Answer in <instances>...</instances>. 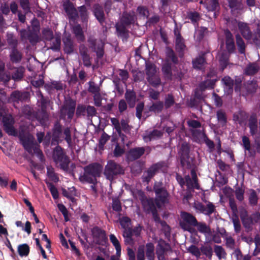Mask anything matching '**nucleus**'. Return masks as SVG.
Instances as JSON below:
<instances>
[{
	"label": "nucleus",
	"mask_w": 260,
	"mask_h": 260,
	"mask_svg": "<svg viewBox=\"0 0 260 260\" xmlns=\"http://www.w3.org/2000/svg\"><path fill=\"white\" fill-rule=\"evenodd\" d=\"M146 256L148 260L154 259V245L151 242L147 243L145 246Z\"/></svg>",
	"instance_id": "obj_34"
},
{
	"label": "nucleus",
	"mask_w": 260,
	"mask_h": 260,
	"mask_svg": "<svg viewBox=\"0 0 260 260\" xmlns=\"http://www.w3.org/2000/svg\"><path fill=\"white\" fill-rule=\"evenodd\" d=\"M22 55L18 50H12L10 54V59L13 63H17L21 61Z\"/></svg>",
	"instance_id": "obj_48"
},
{
	"label": "nucleus",
	"mask_w": 260,
	"mask_h": 260,
	"mask_svg": "<svg viewBox=\"0 0 260 260\" xmlns=\"http://www.w3.org/2000/svg\"><path fill=\"white\" fill-rule=\"evenodd\" d=\"M260 68L255 62L249 63L244 69V74L248 76L255 75L259 70Z\"/></svg>",
	"instance_id": "obj_25"
},
{
	"label": "nucleus",
	"mask_w": 260,
	"mask_h": 260,
	"mask_svg": "<svg viewBox=\"0 0 260 260\" xmlns=\"http://www.w3.org/2000/svg\"><path fill=\"white\" fill-rule=\"evenodd\" d=\"M62 133V125L58 120L56 121L52 128L53 137L55 139L59 138Z\"/></svg>",
	"instance_id": "obj_42"
},
{
	"label": "nucleus",
	"mask_w": 260,
	"mask_h": 260,
	"mask_svg": "<svg viewBox=\"0 0 260 260\" xmlns=\"http://www.w3.org/2000/svg\"><path fill=\"white\" fill-rule=\"evenodd\" d=\"M30 98V93L28 91L15 90L10 95V99L14 103H18L19 102L27 101Z\"/></svg>",
	"instance_id": "obj_14"
},
{
	"label": "nucleus",
	"mask_w": 260,
	"mask_h": 260,
	"mask_svg": "<svg viewBox=\"0 0 260 260\" xmlns=\"http://www.w3.org/2000/svg\"><path fill=\"white\" fill-rule=\"evenodd\" d=\"M257 88V82L255 80L248 81L247 83L246 89L248 93H254Z\"/></svg>",
	"instance_id": "obj_51"
},
{
	"label": "nucleus",
	"mask_w": 260,
	"mask_h": 260,
	"mask_svg": "<svg viewBox=\"0 0 260 260\" xmlns=\"http://www.w3.org/2000/svg\"><path fill=\"white\" fill-rule=\"evenodd\" d=\"M218 7V0H208L206 2V9L209 11L215 10Z\"/></svg>",
	"instance_id": "obj_55"
},
{
	"label": "nucleus",
	"mask_w": 260,
	"mask_h": 260,
	"mask_svg": "<svg viewBox=\"0 0 260 260\" xmlns=\"http://www.w3.org/2000/svg\"><path fill=\"white\" fill-rule=\"evenodd\" d=\"M47 175L48 178L55 183L58 182L59 177L55 173L54 168L52 167H48L47 168Z\"/></svg>",
	"instance_id": "obj_49"
},
{
	"label": "nucleus",
	"mask_w": 260,
	"mask_h": 260,
	"mask_svg": "<svg viewBox=\"0 0 260 260\" xmlns=\"http://www.w3.org/2000/svg\"><path fill=\"white\" fill-rule=\"evenodd\" d=\"M248 126L250 133L252 136L255 135L257 132V118L256 114H252L249 119Z\"/></svg>",
	"instance_id": "obj_24"
},
{
	"label": "nucleus",
	"mask_w": 260,
	"mask_h": 260,
	"mask_svg": "<svg viewBox=\"0 0 260 260\" xmlns=\"http://www.w3.org/2000/svg\"><path fill=\"white\" fill-rule=\"evenodd\" d=\"M232 220L233 223L235 232L236 234H239L241 231V225L238 215H234Z\"/></svg>",
	"instance_id": "obj_52"
},
{
	"label": "nucleus",
	"mask_w": 260,
	"mask_h": 260,
	"mask_svg": "<svg viewBox=\"0 0 260 260\" xmlns=\"http://www.w3.org/2000/svg\"><path fill=\"white\" fill-rule=\"evenodd\" d=\"M161 70L166 79L170 80L172 79L173 74L172 72V65L171 63L168 62L164 63L162 64Z\"/></svg>",
	"instance_id": "obj_27"
},
{
	"label": "nucleus",
	"mask_w": 260,
	"mask_h": 260,
	"mask_svg": "<svg viewBox=\"0 0 260 260\" xmlns=\"http://www.w3.org/2000/svg\"><path fill=\"white\" fill-rule=\"evenodd\" d=\"M146 78L149 84L153 87L156 88L161 84V79L157 75L147 77Z\"/></svg>",
	"instance_id": "obj_46"
},
{
	"label": "nucleus",
	"mask_w": 260,
	"mask_h": 260,
	"mask_svg": "<svg viewBox=\"0 0 260 260\" xmlns=\"http://www.w3.org/2000/svg\"><path fill=\"white\" fill-rule=\"evenodd\" d=\"M145 72L147 77L153 76L157 75V68L156 66L153 63L150 61L145 62Z\"/></svg>",
	"instance_id": "obj_28"
},
{
	"label": "nucleus",
	"mask_w": 260,
	"mask_h": 260,
	"mask_svg": "<svg viewBox=\"0 0 260 260\" xmlns=\"http://www.w3.org/2000/svg\"><path fill=\"white\" fill-rule=\"evenodd\" d=\"M165 165V163L163 161H159L152 165L143 174L142 177V181L148 184L155 175L162 170Z\"/></svg>",
	"instance_id": "obj_9"
},
{
	"label": "nucleus",
	"mask_w": 260,
	"mask_h": 260,
	"mask_svg": "<svg viewBox=\"0 0 260 260\" xmlns=\"http://www.w3.org/2000/svg\"><path fill=\"white\" fill-rule=\"evenodd\" d=\"M229 6L232 11L242 9L241 0H231L229 1Z\"/></svg>",
	"instance_id": "obj_60"
},
{
	"label": "nucleus",
	"mask_w": 260,
	"mask_h": 260,
	"mask_svg": "<svg viewBox=\"0 0 260 260\" xmlns=\"http://www.w3.org/2000/svg\"><path fill=\"white\" fill-rule=\"evenodd\" d=\"M235 50H219L217 55L220 64L225 68L229 61V55L231 53H233Z\"/></svg>",
	"instance_id": "obj_20"
},
{
	"label": "nucleus",
	"mask_w": 260,
	"mask_h": 260,
	"mask_svg": "<svg viewBox=\"0 0 260 260\" xmlns=\"http://www.w3.org/2000/svg\"><path fill=\"white\" fill-rule=\"evenodd\" d=\"M137 194L142 204L143 210L146 213L149 214L156 209L153 198L148 199L145 192L142 190H138Z\"/></svg>",
	"instance_id": "obj_10"
},
{
	"label": "nucleus",
	"mask_w": 260,
	"mask_h": 260,
	"mask_svg": "<svg viewBox=\"0 0 260 260\" xmlns=\"http://www.w3.org/2000/svg\"><path fill=\"white\" fill-rule=\"evenodd\" d=\"M249 191V204L251 206H255L257 205L258 200L257 193H256V191L253 189H250Z\"/></svg>",
	"instance_id": "obj_40"
},
{
	"label": "nucleus",
	"mask_w": 260,
	"mask_h": 260,
	"mask_svg": "<svg viewBox=\"0 0 260 260\" xmlns=\"http://www.w3.org/2000/svg\"><path fill=\"white\" fill-rule=\"evenodd\" d=\"M103 166L98 162L91 163L83 168L84 172L79 177L83 183L97 184L98 178L101 176Z\"/></svg>",
	"instance_id": "obj_1"
},
{
	"label": "nucleus",
	"mask_w": 260,
	"mask_h": 260,
	"mask_svg": "<svg viewBox=\"0 0 260 260\" xmlns=\"http://www.w3.org/2000/svg\"><path fill=\"white\" fill-rule=\"evenodd\" d=\"M124 98L130 108H132L135 106L137 96L136 92L133 90L127 89Z\"/></svg>",
	"instance_id": "obj_22"
},
{
	"label": "nucleus",
	"mask_w": 260,
	"mask_h": 260,
	"mask_svg": "<svg viewBox=\"0 0 260 260\" xmlns=\"http://www.w3.org/2000/svg\"><path fill=\"white\" fill-rule=\"evenodd\" d=\"M207 53V52L202 53L201 55L192 59V64L193 69L198 70H201L204 69V66L207 63L204 56Z\"/></svg>",
	"instance_id": "obj_19"
},
{
	"label": "nucleus",
	"mask_w": 260,
	"mask_h": 260,
	"mask_svg": "<svg viewBox=\"0 0 260 260\" xmlns=\"http://www.w3.org/2000/svg\"><path fill=\"white\" fill-rule=\"evenodd\" d=\"M32 24L34 25V34L32 35L29 36L28 39L31 43H35L37 42L39 39L38 36V32L39 31V25L38 22L35 19L32 20Z\"/></svg>",
	"instance_id": "obj_26"
},
{
	"label": "nucleus",
	"mask_w": 260,
	"mask_h": 260,
	"mask_svg": "<svg viewBox=\"0 0 260 260\" xmlns=\"http://www.w3.org/2000/svg\"><path fill=\"white\" fill-rule=\"evenodd\" d=\"M164 107V102L159 101L153 103L152 105L149 107V111L155 113H159L162 111Z\"/></svg>",
	"instance_id": "obj_37"
},
{
	"label": "nucleus",
	"mask_w": 260,
	"mask_h": 260,
	"mask_svg": "<svg viewBox=\"0 0 260 260\" xmlns=\"http://www.w3.org/2000/svg\"><path fill=\"white\" fill-rule=\"evenodd\" d=\"M122 236L125 245H133L134 244L135 241L133 238V234L129 230H127L126 232H123Z\"/></svg>",
	"instance_id": "obj_44"
},
{
	"label": "nucleus",
	"mask_w": 260,
	"mask_h": 260,
	"mask_svg": "<svg viewBox=\"0 0 260 260\" xmlns=\"http://www.w3.org/2000/svg\"><path fill=\"white\" fill-rule=\"evenodd\" d=\"M124 147L120 146L119 143H116L113 152V156L115 157H119L124 154Z\"/></svg>",
	"instance_id": "obj_54"
},
{
	"label": "nucleus",
	"mask_w": 260,
	"mask_h": 260,
	"mask_svg": "<svg viewBox=\"0 0 260 260\" xmlns=\"http://www.w3.org/2000/svg\"><path fill=\"white\" fill-rule=\"evenodd\" d=\"M76 103L75 101L70 99L61 107L59 112V118L60 119L66 120L73 119L76 109Z\"/></svg>",
	"instance_id": "obj_7"
},
{
	"label": "nucleus",
	"mask_w": 260,
	"mask_h": 260,
	"mask_svg": "<svg viewBox=\"0 0 260 260\" xmlns=\"http://www.w3.org/2000/svg\"><path fill=\"white\" fill-rule=\"evenodd\" d=\"M93 12L94 16L98 21L103 24L104 21V13L102 8L99 5H95L94 7Z\"/></svg>",
	"instance_id": "obj_36"
},
{
	"label": "nucleus",
	"mask_w": 260,
	"mask_h": 260,
	"mask_svg": "<svg viewBox=\"0 0 260 260\" xmlns=\"http://www.w3.org/2000/svg\"><path fill=\"white\" fill-rule=\"evenodd\" d=\"M124 173V168L113 160L108 161L104 170L105 178L111 182L117 178L118 176L123 175Z\"/></svg>",
	"instance_id": "obj_3"
},
{
	"label": "nucleus",
	"mask_w": 260,
	"mask_h": 260,
	"mask_svg": "<svg viewBox=\"0 0 260 260\" xmlns=\"http://www.w3.org/2000/svg\"><path fill=\"white\" fill-rule=\"evenodd\" d=\"M193 207L200 213L208 216L211 215L216 210L215 205L210 202H208L206 206L201 202L195 203Z\"/></svg>",
	"instance_id": "obj_13"
},
{
	"label": "nucleus",
	"mask_w": 260,
	"mask_h": 260,
	"mask_svg": "<svg viewBox=\"0 0 260 260\" xmlns=\"http://www.w3.org/2000/svg\"><path fill=\"white\" fill-rule=\"evenodd\" d=\"M119 223L121 228L123 229V232H126L127 230L131 231L132 220L128 216H122L119 218Z\"/></svg>",
	"instance_id": "obj_31"
},
{
	"label": "nucleus",
	"mask_w": 260,
	"mask_h": 260,
	"mask_svg": "<svg viewBox=\"0 0 260 260\" xmlns=\"http://www.w3.org/2000/svg\"><path fill=\"white\" fill-rule=\"evenodd\" d=\"M136 19V17L134 12L124 13L121 19L122 24H117L116 26L118 35L123 39H126L128 36L127 31L123 25H127L133 24L135 22Z\"/></svg>",
	"instance_id": "obj_4"
},
{
	"label": "nucleus",
	"mask_w": 260,
	"mask_h": 260,
	"mask_svg": "<svg viewBox=\"0 0 260 260\" xmlns=\"http://www.w3.org/2000/svg\"><path fill=\"white\" fill-rule=\"evenodd\" d=\"M19 139L24 149L29 153H32V148L36 145L34 137L30 136L20 135Z\"/></svg>",
	"instance_id": "obj_16"
},
{
	"label": "nucleus",
	"mask_w": 260,
	"mask_h": 260,
	"mask_svg": "<svg viewBox=\"0 0 260 260\" xmlns=\"http://www.w3.org/2000/svg\"><path fill=\"white\" fill-rule=\"evenodd\" d=\"M190 149L189 144L186 142H184L181 144L178 151L182 167L188 169L191 168L193 161V159L189 155Z\"/></svg>",
	"instance_id": "obj_6"
},
{
	"label": "nucleus",
	"mask_w": 260,
	"mask_h": 260,
	"mask_svg": "<svg viewBox=\"0 0 260 260\" xmlns=\"http://www.w3.org/2000/svg\"><path fill=\"white\" fill-rule=\"evenodd\" d=\"M216 81V79H207L201 82L197 87L203 91L207 89H213Z\"/></svg>",
	"instance_id": "obj_23"
},
{
	"label": "nucleus",
	"mask_w": 260,
	"mask_h": 260,
	"mask_svg": "<svg viewBox=\"0 0 260 260\" xmlns=\"http://www.w3.org/2000/svg\"><path fill=\"white\" fill-rule=\"evenodd\" d=\"M195 227H197L198 231L202 234H208L210 235L211 234V230L210 226H208L206 223L203 222H199Z\"/></svg>",
	"instance_id": "obj_39"
},
{
	"label": "nucleus",
	"mask_w": 260,
	"mask_h": 260,
	"mask_svg": "<svg viewBox=\"0 0 260 260\" xmlns=\"http://www.w3.org/2000/svg\"><path fill=\"white\" fill-rule=\"evenodd\" d=\"M163 136V132L156 129L149 132L147 135L144 136L145 140L151 141L153 140H156L160 138Z\"/></svg>",
	"instance_id": "obj_29"
},
{
	"label": "nucleus",
	"mask_w": 260,
	"mask_h": 260,
	"mask_svg": "<svg viewBox=\"0 0 260 260\" xmlns=\"http://www.w3.org/2000/svg\"><path fill=\"white\" fill-rule=\"evenodd\" d=\"M63 8L70 19L73 20L76 19L77 16V12L72 3L69 1L64 2L63 4Z\"/></svg>",
	"instance_id": "obj_21"
},
{
	"label": "nucleus",
	"mask_w": 260,
	"mask_h": 260,
	"mask_svg": "<svg viewBox=\"0 0 260 260\" xmlns=\"http://www.w3.org/2000/svg\"><path fill=\"white\" fill-rule=\"evenodd\" d=\"M174 32H175V35L176 37V46H177L176 49H183L185 47L183 40L181 38L179 32H178L176 30H174Z\"/></svg>",
	"instance_id": "obj_62"
},
{
	"label": "nucleus",
	"mask_w": 260,
	"mask_h": 260,
	"mask_svg": "<svg viewBox=\"0 0 260 260\" xmlns=\"http://www.w3.org/2000/svg\"><path fill=\"white\" fill-rule=\"evenodd\" d=\"M144 108V103L143 102L139 103L136 108V116L139 119H141L142 116V112Z\"/></svg>",
	"instance_id": "obj_63"
},
{
	"label": "nucleus",
	"mask_w": 260,
	"mask_h": 260,
	"mask_svg": "<svg viewBox=\"0 0 260 260\" xmlns=\"http://www.w3.org/2000/svg\"><path fill=\"white\" fill-rule=\"evenodd\" d=\"M153 189L155 193L157 201L162 204H165L168 201L169 194L161 181L155 182Z\"/></svg>",
	"instance_id": "obj_8"
},
{
	"label": "nucleus",
	"mask_w": 260,
	"mask_h": 260,
	"mask_svg": "<svg viewBox=\"0 0 260 260\" xmlns=\"http://www.w3.org/2000/svg\"><path fill=\"white\" fill-rule=\"evenodd\" d=\"M87 50H80V54L84 66L89 68L91 66V57L87 53Z\"/></svg>",
	"instance_id": "obj_30"
},
{
	"label": "nucleus",
	"mask_w": 260,
	"mask_h": 260,
	"mask_svg": "<svg viewBox=\"0 0 260 260\" xmlns=\"http://www.w3.org/2000/svg\"><path fill=\"white\" fill-rule=\"evenodd\" d=\"M110 136H109L107 134L104 132L99 139V148H103L104 147L105 145L106 144V143L110 139Z\"/></svg>",
	"instance_id": "obj_58"
},
{
	"label": "nucleus",
	"mask_w": 260,
	"mask_h": 260,
	"mask_svg": "<svg viewBox=\"0 0 260 260\" xmlns=\"http://www.w3.org/2000/svg\"><path fill=\"white\" fill-rule=\"evenodd\" d=\"M181 220L179 221V226L184 231L191 232L192 227H195L198 223L196 217L191 213L182 211L180 213Z\"/></svg>",
	"instance_id": "obj_5"
},
{
	"label": "nucleus",
	"mask_w": 260,
	"mask_h": 260,
	"mask_svg": "<svg viewBox=\"0 0 260 260\" xmlns=\"http://www.w3.org/2000/svg\"><path fill=\"white\" fill-rule=\"evenodd\" d=\"M2 122L4 131L9 136H16L17 131L14 125L15 120L12 115H5L2 117Z\"/></svg>",
	"instance_id": "obj_11"
},
{
	"label": "nucleus",
	"mask_w": 260,
	"mask_h": 260,
	"mask_svg": "<svg viewBox=\"0 0 260 260\" xmlns=\"http://www.w3.org/2000/svg\"><path fill=\"white\" fill-rule=\"evenodd\" d=\"M74 33L77 39L79 41H83L84 39L82 29L79 25H75L73 27Z\"/></svg>",
	"instance_id": "obj_53"
},
{
	"label": "nucleus",
	"mask_w": 260,
	"mask_h": 260,
	"mask_svg": "<svg viewBox=\"0 0 260 260\" xmlns=\"http://www.w3.org/2000/svg\"><path fill=\"white\" fill-rule=\"evenodd\" d=\"M92 236L97 245L105 246L108 240L105 230L98 226H94L91 229Z\"/></svg>",
	"instance_id": "obj_12"
},
{
	"label": "nucleus",
	"mask_w": 260,
	"mask_h": 260,
	"mask_svg": "<svg viewBox=\"0 0 260 260\" xmlns=\"http://www.w3.org/2000/svg\"><path fill=\"white\" fill-rule=\"evenodd\" d=\"M48 187L52 198L54 199H57L59 197L58 191L55 185L51 182H46Z\"/></svg>",
	"instance_id": "obj_56"
},
{
	"label": "nucleus",
	"mask_w": 260,
	"mask_h": 260,
	"mask_svg": "<svg viewBox=\"0 0 260 260\" xmlns=\"http://www.w3.org/2000/svg\"><path fill=\"white\" fill-rule=\"evenodd\" d=\"M35 117L42 126L45 127L48 126L49 117L47 110H39L36 112Z\"/></svg>",
	"instance_id": "obj_18"
},
{
	"label": "nucleus",
	"mask_w": 260,
	"mask_h": 260,
	"mask_svg": "<svg viewBox=\"0 0 260 260\" xmlns=\"http://www.w3.org/2000/svg\"><path fill=\"white\" fill-rule=\"evenodd\" d=\"M145 152L144 147H135L130 149L127 153V158L129 161H133L140 158Z\"/></svg>",
	"instance_id": "obj_15"
},
{
	"label": "nucleus",
	"mask_w": 260,
	"mask_h": 260,
	"mask_svg": "<svg viewBox=\"0 0 260 260\" xmlns=\"http://www.w3.org/2000/svg\"><path fill=\"white\" fill-rule=\"evenodd\" d=\"M110 240L113 246L115 247L116 251V255L120 256L121 253V245L120 242H119L117 237L114 234H111L109 236Z\"/></svg>",
	"instance_id": "obj_41"
},
{
	"label": "nucleus",
	"mask_w": 260,
	"mask_h": 260,
	"mask_svg": "<svg viewBox=\"0 0 260 260\" xmlns=\"http://www.w3.org/2000/svg\"><path fill=\"white\" fill-rule=\"evenodd\" d=\"M187 250L189 252L194 255L197 257L199 258L200 257L201 253L200 252V248L199 249L197 246L194 245H191L190 246Z\"/></svg>",
	"instance_id": "obj_61"
},
{
	"label": "nucleus",
	"mask_w": 260,
	"mask_h": 260,
	"mask_svg": "<svg viewBox=\"0 0 260 260\" xmlns=\"http://www.w3.org/2000/svg\"><path fill=\"white\" fill-rule=\"evenodd\" d=\"M200 252L208 258L211 259L213 255V249L211 245L207 244L202 245L200 247Z\"/></svg>",
	"instance_id": "obj_38"
},
{
	"label": "nucleus",
	"mask_w": 260,
	"mask_h": 260,
	"mask_svg": "<svg viewBox=\"0 0 260 260\" xmlns=\"http://www.w3.org/2000/svg\"><path fill=\"white\" fill-rule=\"evenodd\" d=\"M214 251L216 255L219 259L226 258V253L224 249L221 246L215 245Z\"/></svg>",
	"instance_id": "obj_43"
},
{
	"label": "nucleus",
	"mask_w": 260,
	"mask_h": 260,
	"mask_svg": "<svg viewBox=\"0 0 260 260\" xmlns=\"http://www.w3.org/2000/svg\"><path fill=\"white\" fill-rule=\"evenodd\" d=\"M225 35L226 37V49H234L235 45L232 34L229 30H226Z\"/></svg>",
	"instance_id": "obj_45"
},
{
	"label": "nucleus",
	"mask_w": 260,
	"mask_h": 260,
	"mask_svg": "<svg viewBox=\"0 0 260 260\" xmlns=\"http://www.w3.org/2000/svg\"><path fill=\"white\" fill-rule=\"evenodd\" d=\"M236 199L240 202H242L244 199V187L237 186L235 187L234 191Z\"/></svg>",
	"instance_id": "obj_47"
},
{
	"label": "nucleus",
	"mask_w": 260,
	"mask_h": 260,
	"mask_svg": "<svg viewBox=\"0 0 260 260\" xmlns=\"http://www.w3.org/2000/svg\"><path fill=\"white\" fill-rule=\"evenodd\" d=\"M238 26L243 37L247 40L250 39L251 37V34L247 25L243 22H239Z\"/></svg>",
	"instance_id": "obj_32"
},
{
	"label": "nucleus",
	"mask_w": 260,
	"mask_h": 260,
	"mask_svg": "<svg viewBox=\"0 0 260 260\" xmlns=\"http://www.w3.org/2000/svg\"><path fill=\"white\" fill-rule=\"evenodd\" d=\"M89 86L88 88V91L94 95L100 93V88L94 82H89Z\"/></svg>",
	"instance_id": "obj_57"
},
{
	"label": "nucleus",
	"mask_w": 260,
	"mask_h": 260,
	"mask_svg": "<svg viewBox=\"0 0 260 260\" xmlns=\"http://www.w3.org/2000/svg\"><path fill=\"white\" fill-rule=\"evenodd\" d=\"M174 103L175 100L172 94H168L165 99V103H164L166 109L170 108L171 106L174 105Z\"/></svg>",
	"instance_id": "obj_59"
},
{
	"label": "nucleus",
	"mask_w": 260,
	"mask_h": 260,
	"mask_svg": "<svg viewBox=\"0 0 260 260\" xmlns=\"http://www.w3.org/2000/svg\"><path fill=\"white\" fill-rule=\"evenodd\" d=\"M17 251L20 256H27L29 253L30 247L26 243L19 244L17 247Z\"/></svg>",
	"instance_id": "obj_35"
},
{
	"label": "nucleus",
	"mask_w": 260,
	"mask_h": 260,
	"mask_svg": "<svg viewBox=\"0 0 260 260\" xmlns=\"http://www.w3.org/2000/svg\"><path fill=\"white\" fill-rule=\"evenodd\" d=\"M52 158L56 164H58L61 170L68 171L71 162L70 158L60 146L58 145L53 149Z\"/></svg>",
	"instance_id": "obj_2"
},
{
	"label": "nucleus",
	"mask_w": 260,
	"mask_h": 260,
	"mask_svg": "<svg viewBox=\"0 0 260 260\" xmlns=\"http://www.w3.org/2000/svg\"><path fill=\"white\" fill-rule=\"evenodd\" d=\"M69 191H68L65 188H62L61 189L62 194L64 197L73 201L74 199L73 196L75 195L76 189L74 187H72V188H69Z\"/></svg>",
	"instance_id": "obj_50"
},
{
	"label": "nucleus",
	"mask_w": 260,
	"mask_h": 260,
	"mask_svg": "<svg viewBox=\"0 0 260 260\" xmlns=\"http://www.w3.org/2000/svg\"><path fill=\"white\" fill-rule=\"evenodd\" d=\"M170 249V245L164 241L162 243H158L156 248V254L158 260H165V253Z\"/></svg>",
	"instance_id": "obj_17"
},
{
	"label": "nucleus",
	"mask_w": 260,
	"mask_h": 260,
	"mask_svg": "<svg viewBox=\"0 0 260 260\" xmlns=\"http://www.w3.org/2000/svg\"><path fill=\"white\" fill-rule=\"evenodd\" d=\"M217 121L222 126H225L228 121V117L225 112L222 109H219L216 112Z\"/></svg>",
	"instance_id": "obj_33"
},
{
	"label": "nucleus",
	"mask_w": 260,
	"mask_h": 260,
	"mask_svg": "<svg viewBox=\"0 0 260 260\" xmlns=\"http://www.w3.org/2000/svg\"><path fill=\"white\" fill-rule=\"evenodd\" d=\"M203 137L204 141L207 146L209 148V149H210L211 151L213 150L215 147L214 142L210 140L205 133H203Z\"/></svg>",
	"instance_id": "obj_64"
}]
</instances>
